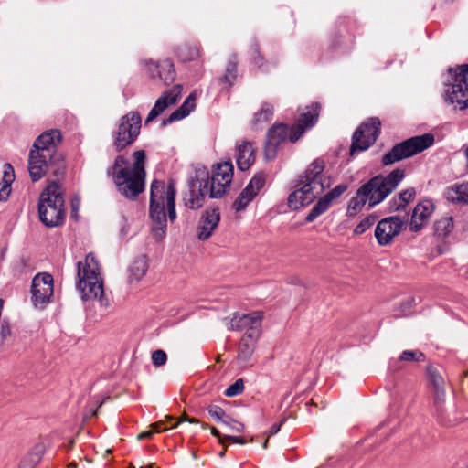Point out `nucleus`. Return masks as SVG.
Listing matches in <instances>:
<instances>
[{"mask_svg": "<svg viewBox=\"0 0 468 468\" xmlns=\"http://www.w3.org/2000/svg\"><path fill=\"white\" fill-rule=\"evenodd\" d=\"M425 356L422 352L418 350H405L399 356L400 361H423Z\"/></svg>", "mask_w": 468, "mask_h": 468, "instance_id": "38", "label": "nucleus"}, {"mask_svg": "<svg viewBox=\"0 0 468 468\" xmlns=\"http://www.w3.org/2000/svg\"><path fill=\"white\" fill-rule=\"evenodd\" d=\"M152 435H153V431H144V432L140 433V434L138 435V438H139L140 440H142V439H148V438H151V437H152Z\"/></svg>", "mask_w": 468, "mask_h": 468, "instance_id": "54", "label": "nucleus"}, {"mask_svg": "<svg viewBox=\"0 0 468 468\" xmlns=\"http://www.w3.org/2000/svg\"><path fill=\"white\" fill-rule=\"evenodd\" d=\"M133 156L134 162L131 165L126 157L119 154L107 169V175L112 176L117 190L129 199L136 198L145 186V152L135 151Z\"/></svg>", "mask_w": 468, "mask_h": 468, "instance_id": "1", "label": "nucleus"}, {"mask_svg": "<svg viewBox=\"0 0 468 468\" xmlns=\"http://www.w3.org/2000/svg\"><path fill=\"white\" fill-rule=\"evenodd\" d=\"M224 440H228V441H230L234 443H239V444H245L246 443V441L242 438V437H235V436H231V435H225L224 436Z\"/></svg>", "mask_w": 468, "mask_h": 468, "instance_id": "48", "label": "nucleus"}, {"mask_svg": "<svg viewBox=\"0 0 468 468\" xmlns=\"http://www.w3.org/2000/svg\"><path fill=\"white\" fill-rule=\"evenodd\" d=\"M255 161V149L250 142L243 141L236 146V163L241 171L248 170Z\"/></svg>", "mask_w": 468, "mask_h": 468, "instance_id": "22", "label": "nucleus"}, {"mask_svg": "<svg viewBox=\"0 0 468 468\" xmlns=\"http://www.w3.org/2000/svg\"><path fill=\"white\" fill-rule=\"evenodd\" d=\"M70 206H71L70 218L77 220L79 218L78 212L80 207V198L78 196L73 197L70 201Z\"/></svg>", "mask_w": 468, "mask_h": 468, "instance_id": "46", "label": "nucleus"}, {"mask_svg": "<svg viewBox=\"0 0 468 468\" xmlns=\"http://www.w3.org/2000/svg\"><path fill=\"white\" fill-rule=\"evenodd\" d=\"M237 77V60L236 57L232 56L228 61L225 74L220 78V80L231 86L234 84Z\"/></svg>", "mask_w": 468, "mask_h": 468, "instance_id": "34", "label": "nucleus"}, {"mask_svg": "<svg viewBox=\"0 0 468 468\" xmlns=\"http://www.w3.org/2000/svg\"><path fill=\"white\" fill-rule=\"evenodd\" d=\"M167 361L166 353L162 349H157L152 353V362L156 367L164 366Z\"/></svg>", "mask_w": 468, "mask_h": 468, "instance_id": "44", "label": "nucleus"}, {"mask_svg": "<svg viewBox=\"0 0 468 468\" xmlns=\"http://www.w3.org/2000/svg\"><path fill=\"white\" fill-rule=\"evenodd\" d=\"M48 166L47 161H40L34 154H28V172L32 181L36 182L43 177Z\"/></svg>", "mask_w": 468, "mask_h": 468, "instance_id": "27", "label": "nucleus"}, {"mask_svg": "<svg viewBox=\"0 0 468 468\" xmlns=\"http://www.w3.org/2000/svg\"><path fill=\"white\" fill-rule=\"evenodd\" d=\"M225 455V451H222L220 453H219V456L222 457Z\"/></svg>", "mask_w": 468, "mask_h": 468, "instance_id": "56", "label": "nucleus"}, {"mask_svg": "<svg viewBox=\"0 0 468 468\" xmlns=\"http://www.w3.org/2000/svg\"><path fill=\"white\" fill-rule=\"evenodd\" d=\"M347 189V185L340 184L335 186L332 190L327 192L324 197L333 203L334 200L339 198Z\"/></svg>", "mask_w": 468, "mask_h": 468, "instance_id": "42", "label": "nucleus"}, {"mask_svg": "<svg viewBox=\"0 0 468 468\" xmlns=\"http://www.w3.org/2000/svg\"><path fill=\"white\" fill-rule=\"evenodd\" d=\"M254 197L255 193L245 187L233 203V208L237 212L244 210Z\"/></svg>", "mask_w": 468, "mask_h": 468, "instance_id": "35", "label": "nucleus"}, {"mask_svg": "<svg viewBox=\"0 0 468 468\" xmlns=\"http://www.w3.org/2000/svg\"><path fill=\"white\" fill-rule=\"evenodd\" d=\"M32 301L35 306L43 307L53 295V278L50 274H37L32 281Z\"/></svg>", "mask_w": 468, "mask_h": 468, "instance_id": "15", "label": "nucleus"}, {"mask_svg": "<svg viewBox=\"0 0 468 468\" xmlns=\"http://www.w3.org/2000/svg\"><path fill=\"white\" fill-rule=\"evenodd\" d=\"M183 421H187L189 423H198V420L194 419V418H189L186 415H184V417L181 420H179L178 421L171 424L170 427L166 426L165 423L162 422V421L156 422V423L153 424L152 427H153L154 432H162V431H166L168 429H173V428L177 427V425L179 423L183 422Z\"/></svg>", "mask_w": 468, "mask_h": 468, "instance_id": "37", "label": "nucleus"}, {"mask_svg": "<svg viewBox=\"0 0 468 468\" xmlns=\"http://www.w3.org/2000/svg\"><path fill=\"white\" fill-rule=\"evenodd\" d=\"M177 56L182 61H191L200 56L199 47L191 44H183L177 48Z\"/></svg>", "mask_w": 468, "mask_h": 468, "instance_id": "33", "label": "nucleus"}, {"mask_svg": "<svg viewBox=\"0 0 468 468\" xmlns=\"http://www.w3.org/2000/svg\"><path fill=\"white\" fill-rule=\"evenodd\" d=\"M207 411L211 418H213L217 421L222 423V420H228V416H226L225 410L218 405H209L207 408Z\"/></svg>", "mask_w": 468, "mask_h": 468, "instance_id": "41", "label": "nucleus"}, {"mask_svg": "<svg viewBox=\"0 0 468 468\" xmlns=\"http://www.w3.org/2000/svg\"><path fill=\"white\" fill-rule=\"evenodd\" d=\"M210 430H211V433H212L215 437L218 438L219 442H220L221 444H223V443H224V442H223V439H224V437H223V438L221 437V435H220L219 431H218L216 428H214V427H211V428H210Z\"/></svg>", "mask_w": 468, "mask_h": 468, "instance_id": "51", "label": "nucleus"}, {"mask_svg": "<svg viewBox=\"0 0 468 468\" xmlns=\"http://www.w3.org/2000/svg\"><path fill=\"white\" fill-rule=\"evenodd\" d=\"M273 115V107L265 102L262 104L261 110L255 112L252 119V125L259 128L260 125L269 122Z\"/></svg>", "mask_w": 468, "mask_h": 468, "instance_id": "32", "label": "nucleus"}, {"mask_svg": "<svg viewBox=\"0 0 468 468\" xmlns=\"http://www.w3.org/2000/svg\"><path fill=\"white\" fill-rule=\"evenodd\" d=\"M64 203L61 186L52 182L40 196L38 214L41 222L48 228L61 225L65 218Z\"/></svg>", "mask_w": 468, "mask_h": 468, "instance_id": "7", "label": "nucleus"}, {"mask_svg": "<svg viewBox=\"0 0 468 468\" xmlns=\"http://www.w3.org/2000/svg\"><path fill=\"white\" fill-rule=\"evenodd\" d=\"M222 424H224L227 428L235 432H242L245 429L244 425L241 422L232 420L229 417H228L227 420H222Z\"/></svg>", "mask_w": 468, "mask_h": 468, "instance_id": "45", "label": "nucleus"}, {"mask_svg": "<svg viewBox=\"0 0 468 468\" xmlns=\"http://www.w3.org/2000/svg\"><path fill=\"white\" fill-rule=\"evenodd\" d=\"M454 223L451 216H444L434 223V233L437 237L444 239L453 230Z\"/></svg>", "mask_w": 468, "mask_h": 468, "instance_id": "30", "label": "nucleus"}, {"mask_svg": "<svg viewBox=\"0 0 468 468\" xmlns=\"http://www.w3.org/2000/svg\"><path fill=\"white\" fill-rule=\"evenodd\" d=\"M265 182V175L263 173H258L250 179L246 188L249 189V191L254 192L256 197L259 191L264 186Z\"/></svg>", "mask_w": 468, "mask_h": 468, "instance_id": "36", "label": "nucleus"}, {"mask_svg": "<svg viewBox=\"0 0 468 468\" xmlns=\"http://www.w3.org/2000/svg\"><path fill=\"white\" fill-rule=\"evenodd\" d=\"M416 196L415 188L410 187L401 191L397 197H393L389 202L390 211L404 210L407 205L414 199Z\"/></svg>", "mask_w": 468, "mask_h": 468, "instance_id": "25", "label": "nucleus"}, {"mask_svg": "<svg viewBox=\"0 0 468 468\" xmlns=\"http://www.w3.org/2000/svg\"><path fill=\"white\" fill-rule=\"evenodd\" d=\"M36 454H37V461L40 458V455L43 453L44 446L43 445H37L34 449Z\"/></svg>", "mask_w": 468, "mask_h": 468, "instance_id": "53", "label": "nucleus"}, {"mask_svg": "<svg viewBox=\"0 0 468 468\" xmlns=\"http://www.w3.org/2000/svg\"><path fill=\"white\" fill-rule=\"evenodd\" d=\"M175 198L176 189L173 182H169L168 185L159 180L152 182L150 189V217L154 221L152 235L157 241L162 240L166 233L165 206L169 219L173 222L176 218Z\"/></svg>", "mask_w": 468, "mask_h": 468, "instance_id": "4", "label": "nucleus"}, {"mask_svg": "<svg viewBox=\"0 0 468 468\" xmlns=\"http://www.w3.org/2000/svg\"><path fill=\"white\" fill-rule=\"evenodd\" d=\"M325 162L322 158L314 160L303 175L299 176L296 189L288 197V206L296 210L302 207L310 205L325 188L330 186V180L324 170Z\"/></svg>", "mask_w": 468, "mask_h": 468, "instance_id": "3", "label": "nucleus"}, {"mask_svg": "<svg viewBox=\"0 0 468 468\" xmlns=\"http://www.w3.org/2000/svg\"><path fill=\"white\" fill-rule=\"evenodd\" d=\"M182 93V86L175 85L172 89L165 91L155 102L153 109L148 113L145 123H149L159 116L167 107L174 105L180 98Z\"/></svg>", "mask_w": 468, "mask_h": 468, "instance_id": "16", "label": "nucleus"}, {"mask_svg": "<svg viewBox=\"0 0 468 468\" xmlns=\"http://www.w3.org/2000/svg\"><path fill=\"white\" fill-rule=\"evenodd\" d=\"M202 428L203 429H207V428H208V425L207 424H202Z\"/></svg>", "mask_w": 468, "mask_h": 468, "instance_id": "55", "label": "nucleus"}, {"mask_svg": "<svg viewBox=\"0 0 468 468\" xmlns=\"http://www.w3.org/2000/svg\"><path fill=\"white\" fill-rule=\"evenodd\" d=\"M61 138V133L58 130L44 132L35 140L33 148L56 155L57 147L60 144Z\"/></svg>", "mask_w": 468, "mask_h": 468, "instance_id": "20", "label": "nucleus"}, {"mask_svg": "<svg viewBox=\"0 0 468 468\" xmlns=\"http://www.w3.org/2000/svg\"><path fill=\"white\" fill-rule=\"evenodd\" d=\"M376 221V217L374 215H368L364 219L360 221V223L355 228V234L360 235L363 234L367 229H368Z\"/></svg>", "mask_w": 468, "mask_h": 468, "instance_id": "40", "label": "nucleus"}, {"mask_svg": "<svg viewBox=\"0 0 468 468\" xmlns=\"http://www.w3.org/2000/svg\"><path fill=\"white\" fill-rule=\"evenodd\" d=\"M153 78L158 77L165 83H169L175 80L174 64L169 59H165L160 62H154L151 59L144 61Z\"/></svg>", "mask_w": 468, "mask_h": 468, "instance_id": "19", "label": "nucleus"}, {"mask_svg": "<svg viewBox=\"0 0 468 468\" xmlns=\"http://www.w3.org/2000/svg\"><path fill=\"white\" fill-rule=\"evenodd\" d=\"M434 144L432 133H424L409 138L399 144H395L392 149L382 157L384 165H392L402 159L409 158L419 153L423 152Z\"/></svg>", "mask_w": 468, "mask_h": 468, "instance_id": "9", "label": "nucleus"}, {"mask_svg": "<svg viewBox=\"0 0 468 468\" xmlns=\"http://www.w3.org/2000/svg\"><path fill=\"white\" fill-rule=\"evenodd\" d=\"M10 193V189H8V186H2L0 188V200H5Z\"/></svg>", "mask_w": 468, "mask_h": 468, "instance_id": "50", "label": "nucleus"}, {"mask_svg": "<svg viewBox=\"0 0 468 468\" xmlns=\"http://www.w3.org/2000/svg\"><path fill=\"white\" fill-rule=\"evenodd\" d=\"M148 268V263L145 256L137 257L129 267V280L130 282H138L145 274Z\"/></svg>", "mask_w": 468, "mask_h": 468, "instance_id": "28", "label": "nucleus"}, {"mask_svg": "<svg viewBox=\"0 0 468 468\" xmlns=\"http://www.w3.org/2000/svg\"><path fill=\"white\" fill-rule=\"evenodd\" d=\"M255 57H254V62L259 67L261 68L262 64L261 61L262 60L261 57L259 55L257 48L254 51Z\"/></svg>", "mask_w": 468, "mask_h": 468, "instance_id": "52", "label": "nucleus"}, {"mask_svg": "<svg viewBox=\"0 0 468 468\" xmlns=\"http://www.w3.org/2000/svg\"><path fill=\"white\" fill-rule=\"evenodd\" d=\"M261 312H254L251 314H233V317L227 324L228 329L231 331H239L243 329H258L261 324Z\"/></svg>", "mask_w": 468, "mask_h": 468, "instance_id": "17", "label": "nucleus"}, {"mask_svg": "<svg viewBox=\"0 0 468 468\" xmlns=\"http://www.w3.org/2000/svg\"><path fill=\"white\" fill-rule=\"evenodd\" d=\"M142 118L138 112H130L123 115L118 122L116 131L112 133V145L116 152H122L133 144L140 134Z\"/></svg>", "mask_w": 468, "mask_h": 468, "instance_id": "10", "label": "nucleus"}, {"mask_svg": "<svg viewBox=\"0 0 468 468\" xmlns=\"http://www.w3.org/2000/svg\"><path fill=\"white\" fill-rule=\"evenodd\" d=\"M427 371L429 379L434 388L435 404L439 405L445 399L444 379L433 367H429Z\"/></svg>", "mask_w": 468, "mask_h": 468, "instance_id": "23", "label": "nucleus"}, {"mask_svg": "<svg viewBox=\"0 0 468 468\" xmlns=\"http://www.w3.org/2000/svg\"><path fill=\"white\" fill-rule=\"evenodd\" d=\"M209 173L206 168L196 170L195 177L188 183V191L184 195L185 206L190 209H197L204 204L208 192Z\"/></svg>", "mask_w": 468, "mask_h": 468, "instance_id": "11", "label": "nucleus"}, {"mask_svg": "<svg viewBox=\"0 0 468 468\" xmlns=\"http://www.w3.org/2000/svg\"><path fill=\"white\" fill-rule=\"evenodd\" d=\"M254 352L253 333H248L246 337H243L239 346L238 358L247 363L251 358Z\"/></svg>", "mask_w": 468, "mask_h": 468, "instance_id": "29", "label": "nucleus"}, {"mask_svg": "<svg viewBox=\"0 0 468 468\" xmlns=\"http://www.w3.org/2000/svg\"><path fill=\"white\" fill-rule=\"evenodd\" d=\"M283 422H284V420H282L280 423L273 424L271 427V429H270V431L268 432V435L269 436H272V435L276 434L280 431V429H281V427H282Z\"/></svg>", "mask_w": 468, "mask_h": 468, "instance_id": "49", "label": "nucleus"}, {"mask_svg": "<svg viewBox=\"0 0 468 468\" xmlns=\"http://www.w3.org/2000/svg\"><path fill=\"white\" fill-rule=\"evenodd\" d=\"M405 172L402 169H395L388 176H376L362 185L356 191V196L350 199L347 206L346 215L354 217L362 210L368 202L373 207L382 202L399 184L403 180Z\"/></svg>", "mask_w": 468, "mask_h": 468, "instance_id": "2", "label": "nucleus"}, {"mask_svg": "<svg viewBox=\"0 0 468 468\" xmlns=\"http://www.w3.org/2000/svg\"><path fill=\"white\" fill-rule=\"evenodd\" d=\"M380 133V121L378 118H369L363 122L354 133L350 154L356 151H365L372 145Z\"/></svg>", "mask_w": 468, "mask_h": 468, "instance_id": "12", "label": "nucleus"}, {"mask_svg": "<svg viewBox=\"0 0 468 468\" xmlns=\"http://www.w3.org/2000/svg\"><path fill=\"white\" fill-rule=\"evenodd\" d=\"M147 468H153V464H150Z\"/></svg>", "mask_w": 468, "mask_h": 468, "instance_id": "57", "label": "nucleus"}, {"mask_svg": "<svg viewBox=\"0 0 468 468\" xmlns=\"http://www.w3.org/2000/svg\"><path fill=\"white\" fill-rule=\"evenodd\" d=\"M451 81L444 87V102L454 110L468 108V65H462L456 69H449Z\"/></svg>", "mask_w": 468, "mask_h": 468, "instance_id": "8", "label": "nucleus"}, {"mask_svg": "<svg viewBox=\"0 0 468 468\" xmlns=\"http://www.w3.org/2000/svg\"><path fill=\"white\" fill-rule=\"evenodd\" d=\"M433 204L425 200L420 202L413 209L410 229L412 231H419L422 229L425 221L429 218V217L433 212Z\"/></svg>", "mask_w": 468, "mask_h": 468, "instance_id": "21", "label": "nucleus"}, {"mask_svg": "<svg viewBox=\"0 0 468 468\" xmlns=\"http://www.w3.org/2000/svg\"><path fill=\"white\" fill-rule=\"evenodd\" d=\"M320 105L313 103L306 107V112L299 117L298 124L295 127H289L286 124H274L268 131L265 144V157L268 160L273 159L277 153V147L281 143L289 139L292 143L296 142L303 133L305 129L313 127L317 122Z\"/></svg>", "mask_w": 468, "mask_h": 468, "instance_id": "5", "label": "nucleus"}, {"mask_svg": "<svg viewBox=\"0 0 468 468\" xmlns=\"http://www.w3.org/2000/svg\"><path fill=\"white\" fill-rule=\"evenodd\" d=\"M220 221V213L218 208L207 209L203 212L197 229V238L199 240H207L213 234Z\"/></svg>", "mask_w": 468, "mask_h": 468, "instance_id": "18", "label": "nucleus"}, {"mask_svg": "<svg viewBox=\"0 0 468 468\" xmlns=\"http://www.w3.org/2000/svg\"><path fill=\"white\" fill-rule=\"evenodd\" d=\"M196 97L191 93L184 101V103L176 110L170 116L164 121V123H172L173 122L181 120L187 116L195 108Z\"/></svg>", "mask_w": 468, "mask_h": 468, "instance_id": "26", "label": "nucleus"}, {"mask_svg": "<svg viewBox=\"0 0 468 468\" xmlns=\"http://www.w3.org/2000/svg\"><path fill=\"white\" fill-rule=\"evenodd\" d=\"M466 468H468V463H467V466H466Z\"/></svg>", "mask_w": 468, "mask_h": 468, "instance_id": "58", "label": "nucleus"}, {"mask_svg": "<svg viewBox=\"0 0 468 468\" xmlns=\"http://www.w3.org/2000/svg\"><path fill=\"white\" fill-rule=\"evenodd\" d=\"M243 389L244 382L241 378H239L225 390L224 394L225 396L231 398L241 394Z\"/></svg>", "mask_w": 468, "mask_h": 468, "instance_id": "39", "label": "nucleus"}, {"mask_svg": "<svg viewBox=\"0 0 468 468\" xmlns=\"http://www.w3.org/2000/svg\"><path fill=\"white\" fill-rule=\"evenodd\" d=\"M332 203L324 196L322 197L321 198L318 199V201L312 207L311 211L305 217V221L313 222L318 217L325 213L329 209Z\"/></svg>", "mask_w": 468, "mask_h": 468, "instance_id": "31", "label": "nucleus"}, {"mask_svg": "<svg viewBox=\"0 0 468 468\" xmlns=\"http://www.w3.org/2000/svg\"><path fill=\"white\" fill-rule=\"evenodd\" d=\"M77 287L83 301H96L100 307L108 308L110 300L103 290L101 268L92 253L87 254L84 261L77 262Z\"/></svg>", "mask_w": 468, "mask_h": 468, "instance_id": "6", "label": "nucleus"}, {"mask_svg": "<svg viewBox=\"0 0 468 468\" xmlns=\"http://www.w3.org/2000/svg\"><path fill=\"white\" fill-rule=\"evenodd\" d=\"M12 335L11 325L8 321L3 320L1 323L0 335L2 340L7 339Z\"/></svg>", "mask_w": 468, "mask_h": 468, "instance_id": "47", "label": "nucleus"}, {"mask_svg": "<svg viewBox=\"0 0 468 468\" xmlns=\"http://www.w3.org/2000/svg\"><path fill=\"white\" fill-rule=\"evenodd\" d=\"M445 197L452 203L468 205V182L448 187L445 191Z\"/></svg>", "mask_w": 468, "mask_h": 468, "instance_id": "24", "label": "nucleus"}, {"mask_svg": "<svg viewBox=\"0 0 468 468\" xmlns=\"http://www.w3.org/2000/svg\"><path fill=\"white\" fill-rule=\"evenodd\" d=\"M29 154H34L37 159L40 161H47L48 165L52 164L56 158L55 154H52L50 153H45L44 151H40L38 149L33 148L30 150Z\"/></svg>", "mask_w": 468, "mask_h": 468, "instance_id": "43", "label": "nucleus"}, {"mask_svg": "<svg viewBox=\"0 0 468 468\" xmlns=\"http://www.w3.org/2000/svg\"><path fill=\"white\" fill-rule=\"evenodd\" d=\"M233 178V165L229 161L218 164L209 176L208 192L210 198H219L230 186Z\"/></svg>", "mask_w": 468, "mask_h": 468, "instance_id": "13", "label": "nucleus"}, {"mask_svg": "<svg viewBox=\"0 0 468 468\" xmlns=\"http://www.w3.org/2000/svg\"><path fill=\"white\" fill-rule=\"evenodd\" d=\"M404 221L398 216H390L378 221L375 238L380 246L389 245L402 230Z\"/></svg>", "mask_w": 468, "mask_h": 468, "instance_id": "14", "label": "nucleus"}]
</instances>
